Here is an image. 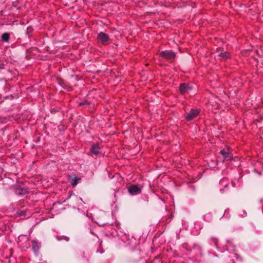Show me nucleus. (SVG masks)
<instances>
[{
	"instance_id": "obj_6",
	"label": "nucleus",
	"mask_w": 263,
	"mask_h": 263,
	"mask_svg": "<svg viewBox=\"0 0 263 263\" xmlns=\"http://www.w3.org/2000/svg\"><path fill=\"white\" fill-rule=\"evenodd\" d=\"M68 180L71 184L73 186H75L77 185L78 182L79 180H80V178L77 176L76 175L73 174L69 176Z\"/></svg>"
},
{
	"instance_id": "obj_2",
	"label": "nucleus",
	"mask_w": 263,
	"mask_h": 263,
	"mask_svg": "<svg viewBox=\"0 0 263 263\" xmlns=\"http://www.w3.org/2000/svg\"><path fill=\"white\" fill-rule=\"evenodd\" d=\"M160 55L162 57L168 60H172L174 59L176 56V54L175 53V52H173L171 50L163 51L160 52Z\"/></svg>"
},
{
	"instance_id": "obj_12",
	"label": "nucleus",
	"mask_w": 263,
	"mask_h": 263,
	"mask_svg": "<svg viewBox=\"0 0 263 263\" xmlns=\"http://www.w3.org/2000/svg\"><path fill=\"white\" fill-rule=\"evenodd\" d=\"M25 212L24 211H17V217L18 216L25 215Z\"/></svg>"
},
{
	"instance_id": "obj_1",
	"label": "nucleus",
	"mask_w": 263,
	"mask_h": 263,
	"mask_svg": "<svg viewBox=\"0 0 263 263\" xmlns=\"http://www.w3.org/2000/svg\"><path fill=\"white\" fill-rule=\"evenodd\" d=\"M141 186H139L136 184H133L128 187V191L130 195H136L141 193Z\"/></svg>"
},
{
	"instance_id": "obj_11",
	"label": "nucleus",
	"mask_w": 263,
	"mask_h": 263,
	"mask_svg": "<svg viewBox=\"0 0 263 263\" xmlns=\"http://www.w3.org/2000/svg\"><path fill=\"white\" fill-rule=\"evenodd\" d=\"M9 34L8 33H4L2 36V40L4 42H8L9 40Z\"/></svg>"
},
{
	"instance_id": "obj_4",
	"label": "nucleus",
	"mask_w": 263,
	"mask_h": 263,
	"mask_svg": "<svg viewBox=\"0 0 263 263\" xmlns=\"http://www.w3.org/2000/svg\"><path fill=\"white\" fill-rule=\"evenodd\" d=\"M180 91L181 94H185L188 93L190 90L192 89V87L187 84H182L179 87Z\"/></svg>"
},
{
	"instance_id": "obj_13",
	"label": "nucleus",
	"mask_w": 263,
	"mask_h": 263,
	"mask_svg": "<svg viewBox=\"0 0 263 263\" xmlns=\"http://www.w3.org/2000/svg\"><path fill=\"white\" fill-rule=\"evenodd\" d=\"M33 248L35 251H37L39 249V246L34 242H33Z\"/></svg>"
},
{
	"instance_id": "obj_8",
	"label": "nucleus",
	"mask_w": 263,
	"mask_h": 263,
	"mask_svg": "<svg viewBox=\"0 0 263 263\" xmlns=\"http://www.w3.org/2000/svg\"><path fill=\"white\" fill-rule=\"evenodd\" d=\"M101 148L98 144H94L91 148V153L95 155H98L100 152Z\"/></svg>"
},
{
	"instance_id": "obj_5",
	"label": "nucleus",
	"mask_w": 263,
	"mask_h": 263,
	"mask_svg": "<svg viewBox=\"0 0 263 263\" xmlns=\"http://www.w3.org/2000/svg\"><path fill=\"white\" fill-rule=\"evenodd\" d=\"M98 39L103 44H105L109 41V36L103 32H100L98 35Z\"/></svg>"
},
{
	"instance_id": "obj_9",
	"label": "nucleus",
	"mask_w": 263,
	"mask_h": 263,
	"mask_svg": "<svg viewBox=\"0 0 263 263\" xmlns=\"http://www.w3.org/2000/svg\"><path fill=\"white\" fill-rule=\"evenodd\" d=\"M22 184H20V182H17V194H24L28 192V190L27 188H22L21 190L18 189V187H21Z\"/></svg>"
},
{
	"instance_id": "obj_7",
	"label": "nucleus",
	"mask_w": 263,
	"mask_h": 263,
	"mask_svg": "<svg viewBox=\"0 0 263 263\" xmlns=\"http://www.w3.org/2000/svg\"><path fill=\"white\" fill-rule=\"evenodd\" d=\"M220 153L224 159H229L231 157L229 147H228L226 149L224 148L221 150Z\"/></svg>"
},
{
	"instance_id": "obj_3",
	"label": "nucleus",
	"mask_w": 263,
	"mask_h": 263,
	"mask_svg": "<svg viewBox=\"0 0 263 263\" xmlns=\"http://www.w3.org/2000/svg\"><path fill=\"white\" fill-rule=\"evenodd\" d=\"M199 110L192 109L190 112L186 116L185 119L187 121H190L195 118L198 116Z\"/></svg>"
},
{
	"instance_id": "obj_10",
	"label": "nucleus",
	"mask_w": 263,
	"mask_h": 263,
	"mask_svg": "<svg viewBox=\"0 0 263 263\" xmlns=\"http://www.w3.org/2000/svg\"><path fill=\"white\" fill-rule=\"evenodd\" d=\"M221 59L226 60L230 57V54L228 52H221L218 54Z\"/></svg>"
},
{
	"instance_id": "obj_14",
	"label": "nucleus",
	"mask_w": 263,
	"mask_h": 263,
	"mask_svg": "<svg viewBox=\"0 0 263 263\" xmlns=\"http://www.w3.org/2000/svg\"><path fill=\"white\" fill-rule=\"evenodd\" d=\"M86 104V102H84V103H80V105H84V104Z\"/></svg>"
}]
</instances>
